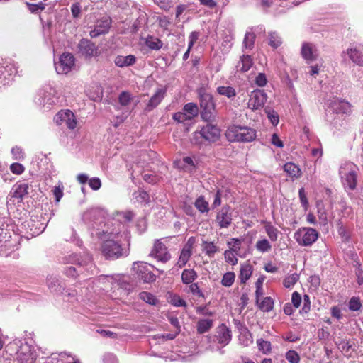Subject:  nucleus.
Listing matches in <instances>:
<instances>
[{"instance_id":"44","label":"nucleus","mask_w":363,"mask_h":363,"mask_svg":"<svg viewBox=\"0 0 363 363\" xmlns=\"http://www.w3.org/2000/svg\"><path fill=\"white\" fill-rule=\"evenodd\" d=\"M299 277L296 273L289 274L285 277L283 284L286 288H291L298 281Z\"/></svg>"},{"instance_id":"27","label":"nucleus","mask_w":363,"mask_h":363,"mask_svg":"<svg viewBox=\"0 0 363 363\" xmlns=\"http://www.w3.org/2000/svg\"><path fill=\"white\" fill-rule=\"evenodd\" d=\"M136 62V58L133 55L127 56L118 55L114 60L115 65L119 67L133 65Z\"/></svg>"},{"instance_id":"21","label":"nucleus","mask_w":363,"mask_h":363,"mask_svg":"<svg viewBox=\"0 0 363 363\" xmlns=\"http://www.w3.org/2000/svg\"><path fill=\"white\" fill-rule=\"evenodd\" d=\"M342 55H347L349 58L358 65H363V48L360 47L350 48L346 52H343Z\"/></svg>"},{"instance_id":"33","label":"nucleus","mask_w":363,"mask_h":363,"mask_svg":"<svg viewBox=\"0 0 363 363\" xmlns=\"http://www.w3.org/2000/svg\"><path fill=\"white\" fill-rule=\"evenodd\" d=\"M252 65V59L248 55H244L237 65L238 70L241 72L248 71Z\"/></svg>"},{"instance_id":"9","label":"nucleus","mask_w":363,"mask_h":363,"mask_svg":"<svg viewBox=\"0 0 363 363\" xmlns=\"http://www.w3.org/2000/svg\"><path fill=\"white\" fill-rule=\"evenodd\" d=\"M54 121L57 125H65L70 130H74L77 125V118L70 110L59 111L55 116Z\"/></svg>"},{"instance_id":"42","label":"nucleus","mask_w":363,"mask_h":363,"mask_svg":"<svg viewBox=\"0 0 363 363\" xmlns=\"http://www.w3.org/2000/svg\"><path fill=\"white\" fill-rule=\"evenodd\" d=\"M183 111L186 113V114L190 117L191 119L194 118L198 115L199 110L197 106L194 103H188L186 104Z\"/></svg>"},{"instance_id":"16","label":"nucleus","mask_w":363,"mask_h":363,"mask_svg":"<svg viewBox=\"0 0 363 363\" xmlns=\"http://www.w3.org/2000/svg\"><path fill=\"white\" fill-rule=\"evenodd\" d=\"M79 52L86 57H91L98 55V48L90 40L83 38L78 44Z\"/></svg>"},{"instance_id":"22","label":"nucleus","mask_w":363,"mask_h":363,"mask_svg":"<svg viewBox=\"0 0 363 363\" xmlns=\"http://www.w3.org/2000/svg\"><path fill=\"white\" fill-rule=\"evenodd\" d=\"M302 57L308 62L315 60L318 57V52L315 46L309 43H304L301 48Z\"/></svg>"},{"instance_id":"53","label":"nucleus","mask_w":363,"mask_h":363,"mask_svg":"<svg viewBox=\"0 0 363 363\" xmlns=\"http://www.w3.org/2000/svg\"><path fill=\"white\" fill-rule=\"evenodd\" d=\"M259 350L264 354L270 352L272 350L271 343L269 341L259 339L257 341Z\"/></svg>"},{"instance_id":"40","label":"nucleus","mask_w":363,"mask_h":363,"mask_svg":"<svg viewBox=\"0 0 363 363\" xmlns=\"http://www.w3.org/2000/svg\"><path fill=\"white\" fill-rule=\"evenodd\" d=\"M217 91L219 94L225 96L229 99H233L236 96V91L232 86H218Z\"/></svg>"},{"instance_id":"14","label":"nucleus","mask_w":363,"mask_h":363,"mask_svg":"<svg viewBox=\"0 0 363 363\" xmlns=\"http://www.w3.org/2000/svg\"><path fill=\"white\" fill-rule=\"evenodd\" d=\"M150 255L162 262H166L171 258V255L167 251V247L160 240L155 241Z\"/></svg>"},{"instance_id":"56","label":"nucleus","mask_w":363,"mask_h":363,"mask_svg":"<svg viewBox=\"0 0 363 363\" xmlns=\"http://www.w3.org/2000/svg\"><path fill=\"white\" fill-rule=\"evenodd\" d=\"M285 357L290 363H299L300 362V356L295 350H289L286 353Z\"/></svg>"},{"instance_id":"2","label":"nucleus","mask_w":363,"mask_h":363,"mask_svg":"<svg viewBox=\"0 0 363 363\" xmlns=\"http://www.w3.org/2000/svg\"><path fill=\"white\" fill-rule=\"evenodd\" d=\"M6 349L18 363H35L39 355L32 338H16L6 345Z\"/></svg>"},{"instance_id":"37","label":"nucleus","mask_w":363,"mask_h":363,"mask_svg":"<svg viewBox=\"0 0 363 363\" xmlns=\"http://www.w3.org/2000/svg\"><path fill=\"white\" fill-rule=\"evenodd\" d=\"M213 327V321L210 319H201L197 323V331L202 334L208 331Z\"/></svg>"},{"instance_id":"29","label":"nucleus","mask_w":363,"mask_h":363,"mask_svg":"<svg viewBox=\"0 0 363 363\" xmlns=\"http://www.w3.org/2000/svg\"><path fill=\"white\" fill-rule=\"evenodd\" d=\"M262 223L264 224L265 233L267 235L269 240L272 242L277 241L279 234V230L270 222L263 221Z\"/></svg>"},{"instance_id":"36","label":"nucleus","mask_w":363,"mask_h":363,"mask_svg":"<svg viewBox=\"0 0 363 363\" xmlns=\"http://www.w3.org/2000/svg\"><path fill=\"white\" fill-rule=\"evenodd\" d=\"M333 128L336 130L346 129L348 125V121L341 116H335L330 123Z\"/></svg>"},{"instance_id":"28","label":"nucleus","mask_w":363,"mask_h":363,"mask_svg":"<svg viewBox=\"0 0 363 363\" xmlns=\"http://www.w3.org/2000/svg\"><path fill=\"white\" fill-rule=\"evenodd\" d=\"M238 340L240 344L244 347H249L253 343L252 334L247 328H243L240 330Z\"/></svg>"},{"instance_id":"58","label":"nucleus","mask_w":363,"mask_h":363,"mask_svg":"<svg viewBox=\"0 0 363 363\" xmlns=\"http://www.w3.org/2000/svg\"><path fill=\"white\" fill-rule=\"evenodd\" d=\"M64 186L61 182H59L57 186H55L52 190L53 195L55 197L56 202H59L63 196Z\"/></svg>"},{"instance_id":"1","label":"nucleus","mask_w":363,"mask_h":363,"mask_svg":"<svg viewBox=\"0 0 363 363\" xmlns=\"http://www.w3.org/2000/svg\"><path fill=\"white\" fill-rule=\"evenodd\" d=\"M104 212L97 209H92L85 214V218L89 217H94V223L98 225L96 221L99 223V225H101L103 223L102 217ZM124 225L121 223H118L117 221L112 224V226L104 225L100 228L96 227V235L100 237L103 240L101 245V252L104 256L108 259H117L122 256L124 253L120 242H121V230L124 229Z\"/></svg>"},{"instance_id":"43","label":"nucleus","mask_w":363,"mask_h":363,"mask_svg":"<svg viewBox=\"0 0 363 363\" xmlns=\"http://www.w3.org/2000/svg\"><path fill=\"white\" fill-rule=\"evenodd\" d=\"M235 279V274L234 272H228L223 274V278L221 279V284L223 286L225 287L231 286Z\"/></svg>"},{"instance_id":"3","label":"nucleus","mask_w":363,"mask_h":363,"mask_svg":"<svg viewBox=\"0 0 363 363\" xmlns=\"http://www.w3.org/2000/svg\"><path fill=\"white\" fill-rule=\"evenodd\" d=\"M68 262L76 265V267L70 266L65 269V273L69 277H75L77 274H85V276H88L94 274L95 270V266L88 253H84L83 255H71L68 258Z\"/></svg>"},{"instance_id":"51","label":"nucleus","mask_w":363,"mask_h":363,"mask_svg":"<svg viewBox=\"0 0 363 363\" xmlns=\"http://www.w3.org/2000/svg\"><path fill=\"white\" fill-rule=\"evenodd\" d=\"M241 244L242 240L238 238H231L227 242V245L229 247L228 250H232L233 252H238L240 249Z\"/></svg>"},{"instance_id":"5","label":"nucleus","mask_w":363,"mask_h":363,"mask_svg":"<svg viewBox=\"0 0 363 363\" xmlns=\"http://www.w3.org/2000/svg\"><path fill=\"white\" fill-rule=\"evenodd\" d=\"M60 95L61 93L60 90L56 87L45 86L42 89L39 90L38 96L35 98V102L39 105L50 108L60 101Z\"/></svg>"},{"instance_id":"18","label":"nucleus","mask_w":363,"mask_h":363,"mask_svg":"<svg viewBox=\"0 0 363 363\" xmlns=\"http://www.w3.org/2000/svg\"><path fill=\"white\" fill-rule=\"evenodd\" d=\"M215 338L223 347L226 346L232 339L231 330L225 324H221L216 328Z\"/></svg>"},{"instance_id":"10","label":"nucleus","mask_w":363,"mask_h":363,"mask_svg":"<svg viewBox=\"0 0 363 363\" xmlns=\"http://www.w3.org/2000/svg\"><path fill=\"white\" fill-rule=\"evenodd\" d=\"M74 65V57L67 52L61 55L58 61L55 62L56 72L60 74H67L70 72Z\"/></svg>"},{"instance_id":"57","label":"nucleus","mask_w":363,"mask_h":363,"mask_svg":"<svg viewBox=\"0 0 363 363\" xmlns=\"http://www.w3.org/2000/svg\"><path fill=\"white\" fill-rule=\"evenodd\" d=\"M133 98L131 94L129 92L123 91L118 96V101L121 105L122 106H128Z\"/></svg>"},{"instance_id":"25","label":"nucleus","mask_w":363,"mask_h":363,"mask_svg":"<svg viewBox=\"0 0 363 363\" xmlns=\"http://www.w3.org/2000/svg\"><path fill=\"white\" fill-rule=\"evenodd\" d=\"M284 171L294 180L301 177L302 172L300 167L296 164L289 162L283 167Z\"/></svg>"},{"instance_id":"39","label":"nucleus","mask_w":363,"mask_h":363,"mask_svg":"<svg viewBox=\"0 0 363 363\" xmlns=\"http://www.w3.org/2000/svg\"><path fill=\"white\" fill-rule=\"evenodd\" d=\"M260 310L264 312H269L273 309L274 301L271 297H265L262 301L257 303Z\"/></svg>"},{"instance_id":"41","label":"nucleus","mask_w":363,"mask_h":363,"mask_svg":"<svg viewBox=\"0 0 363 363\" xmlns=\"http://www.w3.org/2000/svg\"><path fill=\"white\" fill-rule=\"evenodd\" d=\"M195 206L201 213H207L209 211L208 203L203 196H199L196 200Z\"/></svg>"},{"instance_id":"6","label":"nucleus","mask_w":363,"mask_h":363,"mask_svg":"<svg viewBox=\"0 0 363 363\" xmlns=\"http://www.w3.org/2000/svg\"><path fill=\"white\" fill-rule=\"evenodd\" d=\"M226 136L230 141L250 142L256 138V133L248 127L233 125L227 130Z\"/></svg>"},{"instance_id":"15","label":"nucleus","mask_w":363,"mask_h":363,"mask_svg":"<svg viewBox=\"0 0 363 363\" xmlns=\"http://www.w3.org/2000/svg\"><path fill=\"white\" fill-rule=\"evenodd\" d=\"M17 73L16 65L12 62H5L0 65V84L9 83L11 77Z\"/></svg>"},{"instance_id":"17","label":"nucleus","mask_w":363,"mask_h":363,"mask_svg":"<svg viewBox=\"0 0 363 363\" xmlns=\"http://www.w3.org/2000/svg\"><path fill=\"white\" fill-rule=\"evenodd\" d=\"M104 286L108 288L111 286V289H127L128 283L127 281L125 280V277L121 276H116V277H101L99 279Z\"/></svg>"},{"instance_id":"62","label":"nucleus","mask_w":363,"mask_h":363,"mask_svg":"<svg viewBox=\"0 0 363 363\" xmlns=\"http://www.w3.org/2000/svg\"><path fill=\"white\" fill-rule=\"evenodd\" d=\"M11 154L14 160H20L24 157L22 149L18 146L13 147L11 149Z\"/></svg>"},{"instance_id":"52","label":"nucleus","mask_w":363,"mask_h":363,"mask_svg":"<svg viewBox=\"0 0 363 363\" xmlns=\"http://www.w3.org/2000/svg\"><path fill=\"white\" fill-rule=\"evenodd\" d=\"M264 111L267 113V117H268L269 120L270 121V122L272 123V125H277L279 121V118L278 114L274 110L271 109L270 108H264Z\"/></svg>"},{"instance_id":"4","label":"nucleus","mask_w":363,"mask_h":363,"mask_svg":"<svg viewBox=\"0 0 363 363\" xmlns=\"http://www.w3.org/2000/svg\"><path fill=\"white\" fill-rule=\"evenodd\" d=\"M358 171V167L352 162H345L340 167L339 174L341 182L347 193L357 188Z\"/></svg>"},{"instance_id":"8","label":"nucleus","mask_w":363,"mask_h":363,"mask_svg":"<svg viewBox=\"0 0 363 363\" xmlns=\"http://www.w3.org/2000/svg\"><path fill=\"white\" fill-rule=\"evenodd\" d=\"M267 94L264 90L255 89L249 95L247 107L255 111L262 108L267 102Z\"/></svg>"},{"instance_id":"47","label":"nucleus","mask_w":363,"mask_h":363,"mask_svg":"<svg viewBox=\"0 0 363 363\" xmlns=\"http://www.w3.org/2000/svg\"><path fill=\"white\" fill-rule=\"evenodd\" d=\"M349 309L352 311H358L362 308V302L359 297H352L348 303Z\"/></svg>"},{"instance_id":"61","label":"nucleus","mask_w":363,"mask_h":363,"mask_svg":"<svg viewBox=\"0 0 363 363\" xmlns=\"http://www.w3.org/2000/svg\"><path fill=\"white\" fill-rule=\"evenodd\" d=\"M48 285L50 289L55 292L58 291L61 289L60 284L58 283V280L55 278H50L48 280Z\"/></svg>"},{"instance_id":"55","label":"nucleus","mask_w":363,"mask_h":363,"mask_svg":"<svg viewBox=\"0 0 363 363\" xmlns=\"http://www.w3.org/2000/svg\"><path fill=\"white\" fill-rule=\"evenodd\" d=\"M235 252H233L232 250H225V252H224V257H225V261L232 264V265H235L237 264L238 263V258L236 257L235 255Z\"/></svg>"},{"instance_id":"50","label":"nucleus","mask_w":363,"mask_h":363,"mask_svg":"<svg viewBox=\"0 0 363 363\" xmlns=\"http://www.w3.org/2000/svg\"><path fill=\"white\" fill-rule=\"evenodd\" d=\"M168 299L169 302L174 306H186L185 301L177 294H170Z\"/></svg>"},{"instance_id":"19","label":"nucleus","mask_w":363,"mask_h":363,"mask_svg":"<svg viewBox=\"0 0 363 363\" xmlns=\"http://www.w3.org/2000/svg\"><path fill=\"white\" fill-rule=\"evenodd\" d=\"M333 111L336 114H342L345 116H350L352 113V106L350 103L346 101L335 100L331 104Z\"/></svg>"},{"instance_id":"26","label":"nucleus","mask_w":363,"mask_h":363,"mask_svg":"<svg viewBox=\"0 0 363 363\" xmlns=\"http://www.w3.org/2000/svg\"><path fill=\"white\" fill-rule=\"evenodd\" d=\"M12 190V196L22 200L28 193V184L25 183H17Z\"/></svg>"},{"instance_id":"60","label":"nucleus","mask_w":363,"mask_h":363,"mask_svg":"<svg viewBox=\"0 0 363 363\" xmlns=\"http://www.w3.org/2000/svg\"><path fill=\"white\" fill-rule=\"evenodd\" d=\"M173 119L179 123H184L186 121L191 120L184 111L174 113Z\"/></svg>"},{"instance_id":"63","label":"nucleus","mask_w":363,"mask_h":363,"mask_svg":"<svg viewBox=\"0 0 363 363\" xmlns=\"http://www.w3.org/2000/svg\"><path fill=\"white\" fill-rule=\"evenodd\" d=\"M255 84L260 87L264 86L267 83V77L263 73H259L255 79Z\"/></svg>"},{"instance_id":"54","label":"nucleus","mask_w":363,"mask_h":363,"mask_svg":"<svg viewBox=\"0 0 363 363\" xmlns=\"http://www.w3.org/2000/svg\"><path fill=\"white\" fill-rule=\"evenodd\" d=\"M233 35L231 34H226L223 37V42H222V47L223 48V50L225 52L229 51V50L231 48L233 45Z\"/></svg>"},{"instance_id":"11","label":"nucleus","mask_w":363,"mask_h":363,"mask_svg":"<svg viewBox=\"0 0 363 363\" xmlns=\"http://www.w3.org/2000/svg\"><path fill=\"white\" fill-rule=\"evenodd\" d=\"M133 270L135 272L137 278L143 280V282L150 283L155 280V275L149 269V266L145 262H134Z\"/></svg>"},{"instance_id":"64","label":"nucleus","mask_w":363,"mask_h":363,"mask_svg":"<svg viewBox=\"0 0 363 363\" xmlns=\"http://www.w3.org/2000/svg\"><path fill=\"white\" fill-rule=\"evenodd\" d=\"M10 170L15 174H21L24 170V167L20 163H13L10 166Z\"/></svg>"},{"instance_id":"59","label":"nucleus","mask_w":363,"mask_h":363,"mask_svg":"<svg viewBox=\"0 0 363 363\" xmlns=\"http://www.w3.org/2000/svg\"><path fill=\"white\" fill-rule=\"evenodd\" d=\"M191 142L196 145H201L206 142L204 137H203L201 129L194 133Z\"/></svg>"},{"instance_id":"35","label":"nucleus","mask_w":363,"mask_h":363,"mask_svg":"<svg viewBox=\"0 0 363 363\" xmlns=\"http://www.w3.org/2000/svg\"><path fill=\"white\" fill-rule=\"evenodd\" d=\"M272 245L267 238H262L257 241L255 244L256 250L262 253L267 252L272 250Z\"/></svg>"},{"instance_id":"30","label":"nucleus","mask_w":363,"mask_h":363,"mask_svg":"<svg viewBox=\"0 0 363 363\" xmlns=\"http://www.w3.org/2000/svg\"><path fill=\"white\" fill-rule=\"evenodd\" d=\"M200 105L201 107L203 108V110L206 111V113H210L211 111L213 109L214 107L212 96L208 94H201Z\"/></svg>"},{"instance_id":"32","label":"nucleus","mask_w":363,"mask_h":363,"mask_svg":"<svg viewBox=\"0 0 363 363\" xmlns=\"http://www.w3.org/2000/svg\"><path fill=\"white\" fill-rule=\"evenodd\" d=\"M252 274V267L249 263H245L241 265L239 278L242 284H245Z\"/></svg>"},{"instance_id":"24","label":"nucleus","mask_w":363,"mask_h":363,"mask_svg":"<svg viewBox=\"0 0 363 363\" xmlns=\"http://www.w3.org/2000/svg\"><path fill=\"white\" fill-rule=\"evenodd\" d=\"M167 92V89L164 87L158 88L149 100L147 104V108L152 110L157 107L164 99Z\"/></svg>"},{"instance_id":"38","label":"nucleus","mask_w":363,"mask_h":363,"mask_svg":"<svg viewBox=\"0 0 363 363\" xmlns=\"http://www.w3.org/2000/svg\"><path fill=\"white\" fill-rule=\"evenodd\" d=\"M197 277V274L194 269H184L182 274V279L183 283L188 284H191Z\"/></svg>"},{"instance_id":"31","label":"nucleus","mask_w":363,"mask_h":363,"mask_svg":"<svg viewBox=\"0 0 363 363\" xmlns=\"http://www.w3.org/2000/svg\"><path fill=\"white\" fill-rule=\"evenodd\" d=\"M202 250L209 257L212 258L215 254L219 252V247L216 246L213 242H207L203 240L202 242Z\"/></svg>"},{"instance_id":"20","label":"nucleus","mask_w":363,"mask_h":363,"mask_svg":"<svg viewBox=\"0 0 363 363\" xmlns=\"http://www.w3.org/2000/svg\"><path fill=\"white\" fill-rule=\"evenodd\" d=\"M201 130L206 142H216L220 138V129L216 125L207 124L201 128Z\"/></svg>"},{"instance_id":"48","label":"nucleus","mask_w":363,"mask_h":363,"mask_svg":"<svg viewBox=\"0 0 363 363\" xmlns=\"http://www.w3.org/2000/svg\"><path fill=\"white\" fill-rule=\"evenodd\" d=\"M281 43V38L276 32L269 33V45L274 48L279 46Z\"/></svg>"},{"instance_id":"45","label":"nucleus","mask_w":363,"mask_h":363,"mask_svg":"<svg viewBox=\"0 0 363 363\" xmlns=\"http://www.w3.org/2000/svg\"><path fill=\"white\" fill-rule=\"evenodd\" d=\"M255 40V35L253 33H246L243 40L244 48L245 49L251 50L253 48Z\"/></svg>"},{"instance_id":"13","label":"nucleus","mask_w":363,"mask_h":363,"mask_svg":"<svg viewBox=\"0 0 363 363\" xmlns=\"http://www.w3.org/2000/svg\"><path fill=\"white\" fill-rule=\"evenodd\" d=\"M196 243V238L194 237H190L184 247L181 250L179 257L177 262V266L182 268L186 265L189 258L192 255V249L194 244Z\"/></svg>"},{"instance_id":"34","label":"nucleus","mask_w":363,"mask_h":363,"mask_svg":"<svg viewBox=\"0 0 363 363\" xmlns=\"http://www.w3.org/2000/svg\"><path fill=\"white\" fill-rule=\"evenodd\" d=\"M145 45L151 50H158L162 47V42L157 38L148 35L145 39Z\"/></svg>"},{"instance_id":"46","label":"nucleus","mask_w":363,"mask_h":363,"mask_svg":"<svg viewBox=\"0 0 363 363\" xmlns=\"http://www.w3.org/2000/svg\"><path fill=\"white\" fill-rule=\"evenodd\" d=\"M133 199L138 203H147L149 201L148 194L143 190H138L133 194Z\"/></svg>"},{"instance_id":"12","label":"nucleus","mask_w":363,"mask_h":363,"mask_svg":"<svg viewBox=\"0 0 363 363\" xmlns=\"http://www.w3.org/2000/svg\"><path fill=\"white\" fill-rule=\"evenodd\" d=\"M112 21L108 16H103L96 21L93 28L89 32V35L92 38H97L101 35H106L108 33L111 27Z\"/></svg>"},{"instance_id":"23","label":"nucleus","mask_w":363,"mask_h":363,"mask_svg":"<svg viewBox=\"0 0 363 363\" xmlns=\"http://www.w3.org/2000/svg\"><path fill=\"white\" fill-rule=\"evenodd\" d=\"M216 219L220 228H228L232 221L230 208L227 206L223 207L220 211L218 213Z\"/></svg>"},{"instance_id":"49","label":"nucleus","mask_w":363,"mask_h":363,"mask_svg":"<svg viewBox=\"0 0 363 363\" xmlns=\"http://www.w3.org/2000/svg\"><path fill=\"white\" fill-rule=\"evenodd\" d=\"M139 296L142 300L150 305H156L157 303V298L149 292L143 291L140 293Z\"/></svg>"},{"instance_id":"7","label":"nucleus","mask_w":363,"mask_h":363,"mask_svg":"<svg viewBox=\"0 0 363 363\" xmlns=\"http://www.w3.org/2000/svg\"><path fill=\"white\" fill-rule=\"evenodd\" d=\"M294 239L301 246H310L318 238V233L311 228H301L294 233Z\"/></svg>"}]
</instances>
